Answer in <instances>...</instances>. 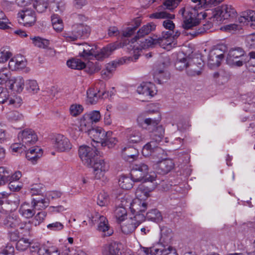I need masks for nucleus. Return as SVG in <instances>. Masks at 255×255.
<instances>
[{"instance_id": "obj_24", "label": "nucleus", "mask_w": 255, "mask_h": 255, "mask_svg": "<svg viewBox=\"0 0 255 255\" xmlns=\"http://www.w3.org/2000/svg\"><path fill=\"white\" fill-rule=\"evenodd\" d=\"M31 203L32 208L37 210L45 209L50 204L45 193L33 198Z\"/></svg>"}, {"instance_id": "obj_32", "label": "nucleus", "mask_w": 255, "mask_h": 255, "mask_svg": "<svg viewBox=\"0 0 255 255\" xmlns=\"http://www.w3.org/2000/svg\"><path fill=\"white\" fill-rule=\"evenodd\" d=\"M166 157L164 150L161 148H157L156 151L152 154L150 158L153 167L158 165Z\"/></svg>"}, {"instance_id": "obj_46", "label": "nucleus", "mask_w": 255, "mask_h": 255, "mask_svg": "<svg viewBox=\"0 0 255 255\" xmlns=\"http://www.w3.org/2000/svg\"><path fill=\"white\" fill-rule=\"evenodd\" d=\"M11 74L6 68H0V85H3L9 82Z\"/></svg>"}, {"instance_id": "obj_14", "label": "nucleus", "mask_w": 255, "mask_h": 255, "mask_svg": "<svg viewBox=\"0 0 255 255\" xmlns=\"http://www.w3.org/2000/svg\"><path fill=\"white\" fill-rule=\"evenodd\" d=\"M93 169V174L97 179H101L105 177L106 173L109 170V163L102 159H94L91 166Z\"/></svg>"}, {"instance_id": "obj_40", "label": "nucleus", "mask_w": 255, "mask_h": 255, "mask_svg": "<svg viewBox=\"0 0 255 255\" xmlns=\"http://www.w3.org/2000/svg\"><path fill=\"white\" fill-rule=\"evenodd\" d=\"M112 133L113 132L111 131H107V135L102 144V146L112 148L117 144L118 140L115 137L112 136Z\"/></svg>"}, {"instance_id": "obj_10", "label": "nucleus", "mask_w": 255, "mask_h": 255, "mask_svg": "<svg viewBox=\"0 0 255 255\" xmlns=\"http://www.w3.org/2000/svg\"><path fill=\"white\" fill-rule=\"evenodd\" d=\"M98 219L99 223L98 226V230L103 233L105 236L112 235L113 230L111 228L107 219L105 217L100 215L98 213H95L94 215H91V217H89V223L93 225Z\"/></svg>"}, {"instance_id": "obj_47", "label": "nucleus", "mask_w": 255, "mask_h": 255, "mask_svg": "<svg viewBox=\"0 0 255 255\" xmlns=\"http://www.w3.org/2000/svg\"><path fill=\"white\" fill-rule=\"evenodd\" d=\"M22 100L20 96L17 95H12L8 97L6 101L8 105L12 106L14 107H19L22 104Z\"/></svg>"}, {"instance_id": "obj_53", "label": "nucleus", "mask_w": 255, "mask_h": 255, "mask_svg": "<svg viewBox=\"0 0 255 255\" xmlns=\"http://www.w3.org/2000/svg\"><path fill=\"white\" fill-rule=\"evenodd\" d=\"M86 114L93 124L99 122L101 119L102 116L99 111H92L86 113Z\"/></svg>"}, {"instance_id": "obj_23", "label": "nucleus", "mask_w": 255, "mask_h": 255, "mask_svg": "<svg viewBox=\"0 0 255 255\" xmlns=\"http://www.w3.org/2000/svg\"><path fill=\"white\" fill-rule=\"evenodd\" d=\"M128 58H123L118 61L113 62L112 63H108L106 65V68L102 72V77L105 79L110 78L113 73L115 71L117 65H122L127 63V61H129Z\"/></svg>"}, {"instance_id": "obj_45", "label": "nucleus", "mask_w": 255, "mask_h": 255, "mask_svg": "<svg viewBox=\"0 0 255 255\" xmlns=\"http://www.w3.org/2000/svg\"><path fill=\"white\" fill-rule=\"evenodd\" d=\"M10 171L6 167H0V185L4 184L9 179Z\"/></svg>"}, {"instance_id": "obj_21", "label": "nucleus", "mask_w": 255, "mask_h": 255, "mask_svg": "<svg viewBox=\"0 0 255 255\" xmlns=\"http://www.w3.org/2000/svg\"><path fill=\"white\" fill-rule=\"evenodd\" d=\"M43 155V150L38 146L28 148L26 151V158L33 164H35Z\"/></svg>"}, {"instance_id": "obj_44", "label": "nucleus", "mask_w": 255, "mask_h": 255, "mask_svg": "<svg viewBox=\"0 0 255 255\" xmlns=\"http://www.w3.org/2000/svg\"><path fill=\"white\" fill-rule=\"evenodd\" d=\"M32 41V43L39 48H46L49 45V42L48 40L42 38L40 37H30Z\"/></svg>"}, {"instance_id": "obj_36", "label": "nucleus", "mask_w": 255, "mask_h": 255, "mask_svg": "<svg viewBox=\"0 0 255 255\" xmlns=\"http://www.w3.org/2000/svg\"><path fill=\"white\" fill-rule=\"evenodd\" d=\"M67 65L72 69L81 70L86 67V63L81 59L75 58L68 60Z\"/></svg>"}, {"instance_id": "obj_3", "label": "nucleus", "mask_w": 255, "mask_h": 255, "mask_svg": "<svg viewBox=\"0 0 255 255\" xmlns=\"http://www.w3.org/2000/svg\"><path fill=\"white\" fill-rule=\"evenodd\" d=\"M154 111H145L139 114L136 119L138 125L144 127V125L148 130L150 131V137L155 139L157 141H161L164 136V129L163 127L159 125L160 117L157 119L148 117L149 115Z\"/></svg>"}, {"instance_id": "obj_11", "label": "nucleus", "mask_w": 255, "mask_h": 255, "mask_svg": "<svg viewBox=\"0 0 255 255\" xmlns=\"http://www.w3.org/2000/svg\"><path fill=\"white\" fill-rule=\"evenodd\" d=\"M9 70L13 71H23L27 73L30 72V69L27 67L26 59L21 55H16L12 57L8 64Z\"/></svg>"}, {"instance_id": "obj_12", "label": "nucleus", "mask_w": 255, "mask_h": 255, "mask_svg": "<svg viewBox=\"0 0 255 255\" xmlns=\"http://www.w3.org/2000/svg\"><path fill=\"white\" fill-rule=\"evenodd\" d=\"M29 248L31 253H37L38 255H60V251L55 246L47 247L38 243L30 242Z\"/></svg>"}, {"instance_id": "obj_55", "label": "nucleus", "mask_w": 255, "mask_h": 255, "mask_svg": "<svg viewBox=\"0 0 255 255\" xmlns=\"http://www.w3.org/2000/svg\"><path fill=\"white\" fill-rule=\"evenodd\" d=\"M86 71L89 74H92L99 71L101 67L99 63L88 61L86 63Z\"/></svg>"}, {"instance_id": "obj_56", "label": "nucleus", "mask_w": 255, "mask_h": 255, "mask_svg": "<svg viewBox=\"0 0 255 255\" xmlns=\"http://www.w3.org/2000/svg\"><path fill=\"white\" fill-rule=\"evenodd\" d=\"M46 228L50 231L60 232L63 230L64 226L62 223L56 221L48 224L46 226Z\"/></svg>"}, {"instance_id": "obj_64", "label": "nucleus", "mask_w": 255, "mask_h": 255, "mask_svg": "<svg viewBox=\"0 0 255 255\" xmlns=\"http://www.w3.org/2000/svg\"><path fill=\"white\" fill-rule=\"evenodd\" d=\"M182 0H166L164 3V6L168 9L172 10L177 6Z\"/></svg>"}, {"instance_id": "obj_15", "label": "nucleus", "mask_w": 255, "mask_h": 255, "mask_svg": "<svg viewBox=\"0 0 255 255\" xmlns=\"http://www.w3.org/2000/svg\"><path fill=\"white\" fill-rule=\"evenodd\" d=\"M54 148L59 152H68L72 147V144L69 139L61 134H57L53 138Z\"/></svg>"}, {"instance_id": "obj_35", "label": "nucleus", "mask_w": 255, "mask_h": 255, "mask_svg": "<svg viewBox=\"0 0 255 255\" xmlns=\"http://www.w3.org/2000/svg\"><path fill=\"white\" fill-rule=\"evenodd\" d=\"M19 221V219L16 216L9 215L4 219L3 224L7 229H14L18 225Z\"/></svg>"}, {"instance_id": "obj_31", "label": "nucleus", "mask_w": 255, "mask_h": 255, "mask_svg": "<svg viewBox=\"0 0 255 255\" xmlns=\"http://www.w3.org/2000/svg\"><path fill=\"white\" fill-rule=\"evenodd\" d=\"M87 94L88 102L92 104H94L102 96L105 95V92L98 91L97 89L94 88H90L88 90Z\"/></svg>"}, {"instance_id": "obj_48", "label": "nucleus", "mask_w": 255, "mask_h": 255, "mask_svg": "<svg viewBox=\"0 0 255 255\" xmlns=\"http://www.w3.org/2000/svg\"><path fill=\"white\" fill-rule=\"evenodd\" d=\"M84 110V107L79 104H73L70 106L69 112L73 117H77L80 115Z\"/></svg>"}, {"instance_id": "obj_29", "label": "nucleus", "mask_w": 255, "mask_h": 255, "mask_svg": "<svg viewBox=\"0 0 255 255\" xmlns=\"http://www.w3.org/2000/svg\"><path fill=\"white\" fill-rule=\"evenodd\" d=\"M35 210H36L32 208L31 204L24 202L20 206L19 213L23 217L29 219L35 215Z\"/></svg>"}, {"instance_id": "obj_58", "label": "nucleus", "mask_w": 255, "mask_h": 255, "mask_svg": "<svg viewBox=\"0 0 255 255\" xmlns=\"http://www.w3.org/2000/svg\"><path fill=\"white\" fill-rule=\"evenodd\" d=\"M7 118L12 122L21 121L23 120V116L22 114L16 111H11L7 114Z\"/></svg>"}, {"instance_id": "obj_8", "label": "nucleus", "mask_w": 255, "mask_h": 255, "mask_svg": "<svg viewBox=\"0 0 255 255\" xmlns=\"http://www.w3.org/2000/svg\"><path fill=\"white\" fill-rule=\"evenodd\" d=\"M78 153L83 164L87 166L92 165L97 154L95 147L86 145H82L79 147Z\"/></svg>"}, {"instance_id": "obj_20", "label": "nucleus", "mask_w": 255, "mask_h": 255, "mask_svg": "<svg viewBox=\"0 0 255 255\" xmlns=\"http://www.w3.org/2000/svg\"><path fill=\"white\" fill-rule=\"evenodd\" d=\"M88 135L92 139L93 141L102 144L105 137L107 135V131L100 127H97L88 131Z\"/></svg>"}, {"instance_id": "obj_59", "label": "nucleus", "mask_w": 255, "mask_h": 255, "mask_svg": "<svg viewBox=\"0 0 255 255\" xmlns=\"http://www.w3.org/2000/svg\"><path fill=\"white\" fill-rule=\"evenodd\" d=\"M18 226H19L20 229L23 230L22 233L24 235H28L32 230L33 225L31 223V221L30 220L28 222L19 223Z\"/></svg>"}, {"instance_id": "obj_51", "label": "nucleus", "mask_w": 255, "mask_h": 255, "mask_svg": "<svg viewBox=\"0 0 255 255\" xmlns=\"http://www.w3.org/2000/svg\"><path fill=\"white\" fill-rule=\"evenodd\" d=\"M12 56L11 51L6 48H2L0 49V63H5Z\"/></svg>"}, {"instance_id": "obj_18", "label": "nucleus", "mask_w": 255, "mask_h": 255, "mask_svg": "<svg viewBox=\"0 0 255 255\" xmlns=\"http://www.w3.org/2000/svg\"><path fill=\"white\" fill-rule=\"evenodd\" d=\"M224 58L222 51L219 49L211 50L208 55V64L211 68L218 67Z\"/></svg>"}, {"instance_id": "obj_1", "label": "nucleus", "mask_w": 255, "mask_h": 255, "mask_svg": "<svg viewBox=\"0 0 255 255\" xmlns=\"http://www.w3.org/2000/svg\"><path fill=\"white\" fill-rule=\"evenodd\" d=\"M155 27L156 25L153 23H148L143 25L138 30L135 38L131 39L130 41L128 40V43H127V40H125V42L122 44L112 43L102 49H98V47L96 45H90L87 43L83 44L79 47V55L80 57L85 60H91L94 57L97 59H101L103 58L109 56L117 48L121 47L126 46L127 49L129 50L130 52L133 51L132 53L135 54L134 59L136 60L138 58V55H137L136 53H138L139 50L145 49L136 48V47L137 46L140 47L142 44V42L146 39H145L144 40H140V38L148 34L150 32L154 30Z\"/></svg>"}, {"instance_id": "obj_25", "label": "nucleus", "mask_w": 255, "mask_h": 255, "mask_svg": "<svg viewBox=\"0 0 255 255\" xmlns=\"http://www.w3.org/2000/svg\"><path fill=\"white\" fill-rule=\"evenodd\" d=\"M128 197L124 196L121 198V206L118 207L115 210V216L119 222H122L126 220L127 213L125 207L128 206Z\"/></svg>"}, {"instance_id": "obj_6", "label": "nucleus", "mask_w": 255, "mask_h": 255, "mask_svg": "<svg viewBox=\"0 0 255 255\" xmlns=\"http://www.w3.org/2000/svg\"><path fill=\"white\" fill-rule=\"evenodd\" d=\"M207 11L209 18L216 23H220L230 17H233L237 14L236 9L229 4L222 5L220 7Z\"/></svg>"}, {"instance_id": "obj_33", "label": "nucleus", "mask_w": 255, "mask_h": 255, "mask_svg": "<svg viewBox=\"0 0 255 255\" xmlns=\"http://www.w3.org/2000/svg\"><path fill=\"white\" fill-rule=\"evenodd\" d=\"M133 182L131 177L122 175L119 179V186L124 190H129L133 187Z\"/></svg>"}, {"instance_id": "obj_43", "label": "nucleus", "mask_w": 255, "mask_h": 255, "mask_svg": "<svg viewBox=\"0 0 255 255\" xmlns=\"http://www.w3.org/2000/svg\"><path fill=\"white\" fill-rule=\"evenodd\" d=\"M47 213L45 211L37 213L31 220L33 226L36 227L40 225L44 222Z\"/></svg>"}, {"instance_id": "obj_62", "label": "nucleus", "mask_w": 255, "mask_h": 255, "mask_svg": "<svg viewBox=\"0 0 255 255\" xmlns=\"http://www.w3.org/2000/svg\"><path fill=\"white\" fill-rule=\"evenodd\" d=\"M146 217L149 220L155 221L161 219V215L157 210L152 209L147 213Z\"/></svg>"}, {"instance_id": "obj_9", "label": "nucleus", "mask_w": 255, "mask_h": 255, "mask_svg": "<svg viewBox=\"0 0 255 255\" xmlns=\"http://www.w3.org/2000/svg\"><path fill=\"white\" fill-rule=\"evenodd\" d=\"M18 22L23 26L29 27L33 26L36 21L35 11L31 8H25L17 13Z\"/></svg>"}, {"instance_id": "obj_19", "label": "nucleus", "mask_w": 255, "mask_h": 255, "mask_svg": "<svg viewBox=\"0 0 255 255\" xmlns=\"http://www.w3.org/2000/svg\"><path fill=\"white\" fill-rule=\"evenodd\" d=\"M141 222H138L135 218H133L132 216L126 218L125 220L122 222L121 230L126 234L131 233Z\"/></svg>"}, {"instance_id": "obj_38", "label": "nucleus", "mask_w": 255, "mask_h": 255, "mask_svg": "<svg viewBox=\"0 0 255 255\" xmlns=\"http://www.w3.org/2000/svg\"><path fill=\"white\" fill-rule=\"evenodd\" d=\"M144 139V137L138 130H134L128 135V142L130 143H138Z\"/></svg>"}, {"instance_id": "obj_26", "label": "nucleus", "mask_w": 255, "mask_h": 255, "mask_svg": "<svg viewBox=\"0 0 255 255\" xmlns=\"http://www.w3.org/2000/svg\"><path fill=\"white\" fill-rule=\"evenodd\" d=\"M150 252L152 255H177L173 248L162 245L153 247Z\"/></svg>"}, {"instance_id": "obj_49", "label": "nucleus", "mask_w": 255, "mask_h": 255, "mask_svg": "<svg viewBox=\"0 0 255 255\" xmlns=\"http://www.w3.org/2000/svg\"><path fill=\"white\" fill-rule=\"evenodd\" d=\"M97 204L100 206H106L108 205L109 203V197L108 194L105 192H100L97 197Z\"/></svg>"}, {"instance_id": "obj_28", "label": "nucleus", "mask_w": 255, "mask_h": 255, "mask_svg": "<svg viewBox=\"0 0 255 255\" xmlns=\"http://www.w3.org/2000/svg\"><path fill=\"white\" fill-rule=\"evenodd\" d=\"M151 140L145 144L142 149V154L144 156H151L156 150L157 148H159L158 144L160 141H157L155 139L152 137Z\"/></svg>"}, {"instance_id": "obj_60", "label": "nucleus", "mask_w": 255, "mask_h": 255, "mask_svg": "<svg viewBox=\"0 0 255 255\" xmlns=\"http://www.w3.org/2000/svg\"><path fill=\"white\" fill-rule=\"evenodd\" d=\"M9 24H10L9 20L6 18L3 11L0 9V29H8L10 28Z\"/></svg>"}, {"instance_id": "obj_30", "label": "nucleus", "mask_w": 255, "mask_h": 255, "mask_svg": "<svg viewBox=\"0 0 255 255\" xmlns=\"http://www.w3.org/2000/svg\"><path fill=\"white\" fill-rule=\"evenodd\" d=\"M120 245L116 242L106 245L103 250V255H119Z\"/></svg>"}, {"instance_id": "obj_5", "label": "nucleus", "mask_w": 255, "mask_h": 255, "mask_svg": "<svg viewBox=\"0 0 255 255\" xmlns=\"http://www.w3.org/2000/svg\"><path fill=\"white\" fill-rule=\"evenodd\" d=\"M148 165L144 163L134 164L130 171V176L135 182H152L156 175L154 172H149Z\"/></svg>"}, {"instance_id": "obj_17", "label": "nucleus", "mask_w": 255, "mask_h": 255, "mask_svg": "<svg viewBox=\"0 0 255 255\" xmlns=\"http://www.w3.org/2000/svg\"><path fill=\"white\" fill-rule=\"evenodd\" d=\"M136 91L138 94L147 99L153 97L156 93L155 85L150 82L141 83L137 88Z\"/></svg>"}, {"instance_id": "obj_41", "label": "nucleus", "mask_w": 255, "mask_h": 255, "mask_svg": "<svg viewBox=\"0 0 255 255\" xmlns=\"http://www.w3.org/2000/svg\"><path fill=\"white\" fill-rule=\"evenodd\" d=\"M47 0H34L33 7L38 12H44L48 7Z\"/></svg>"}, {"instance_id": "obj_27", "label": "nucleus", "mask_w": 255, "mask_h": 255, "mask_svg": "<svg viewBox=\"0 0 255 255\" xmlns=\"http://www.w3.org/2000/svg\"><path fill=\"white\" fill-rule=\"evenodd\" d=\"M173 161L165 158L154 168L159 173L165 174L170 172L174 167Z\"/></svg>"}, {"instance_id": "obj_50", "label": "nucleus", "mask_w": 255, "mask_h": 255, "mask_svg": "<svg viewBox=\"0 0 255 255\" xmlns=\"http://www.w3.org/2000/svg\"><path fill=\"white\" fill-rule=\"evenodd\" d=\"M169 58L167 56H162L160 59L157 72L158 73L164 72L165 69L169 65Z\"/></svg>"}, {"instance_id": "obj_37", "label": "nucleus", "mask_w": 255, "mask_h": 255, "mask_svg": "<svg viewBox=\"0 0 255 255\" xmlns=\"http://www.w3.org/2000/svg\"><path fill=\"white\" fill-rule=\"evenodd\" d=\"M244 55V51L240 48L231 50L228 54V60L229 62H234V60L242 58Z\"/></svg>"}, {"instance_id": "obj_61", "label": "nucleus", "mask_w": 255, "mask_h": 255, "mask_svg": "<svg viewBox=\"0 0 255 255\" xmlns=\"http://www.w3.org/2000/svg\"><path fill=\"white\" fill-rule=\"evenodd\" d=\"M10 150L12 152L20 153L23 151H26V148L22 144V142L14 143L10 146Z\"/></svg>"}, {"instance_id": "obj_13", "label": "nucleus", "mask_w": 255, "mask_h": 255, "mask_svg": "<svg viewBox=\"0 0 255 255\" xmlns=\"http://www.w3.org/2000/svg\"><path fill=\"white\" fill-rule=\"evenodd\" d=\"M18 139L27 149L34 144L38 140V137L35 131L31 129H26L18 134Z\"/></svg>"}, {"instance_id": "obj_16", "label": "nucleus", "mask_w": 255, "mask_h": 255, "mask_svg": "<svg viewBox=\"0 0 255 255\" xmlns=\"http://www.w3.org/2000/svg\"><path fill=\"white\" fill-rule=\"evenodd\" d=\"M150 18H168L163 22V25L164 28L169 29L170 31L172 30L175 25L171 19L174 18L175 15L172 14L168 13L166 11H162L152 13L150 15Z\"/></svg>"}, {"instance_id": "obj_39", "label": "nucleus", "mask_w": 255, "mask_h": 255, "mask_svg": "<svg viewBox=\"0 0 255 255\" xmlns=\"http://www.w3.org/2000/svg\"><path fill=\"white\" fill-rule=\"evenodd\" d=\"M51 22L54 29L57 32H61L64 28L62 19L57 14L51 16Z\"/></svg>"}, {"instance_id": "obj_57", "label": "nucleus", "mask_w": 255, "mask_h": 255, "mask_svg": "<svg viewBox=\"0 0 255 255\" xmlns=\"http://www.w3.org/2000/svg\"><path fill=\"white\" fill-rule=\"evenodd\" d=\"M90 31V27L87 25L83 24L78 25L77 27V29L75 30V33H76L79 37L86 35Z\"/></svg>"}, {"instance_id": "obj_54", "label": "nucleus", "mask_w": 255, "mask_h": 255, "mask_svg": "<svg viewBox=\"0 0 255 255\" xmlns=\"http://www.w3.org/2000/svg\"><path fill=\"white\" fill-rule=\"evenodd\" d=\"M30 242L27 239L21 238L17 242L16 248L19 251H24L30 246Z\"/></svg>"}, {"instance_id": "obj_22", "label": "nucleus", "mask_w": 255, "mask_h": 255, "mask_svg": "<svg viewBox=\"0 0 255 255\" xmlns=\"http://www.w3.org/2000/svg\"><path fill=\"white\" fill-rule=\"evenodd\" d=\"M8 84L9 88L12 91L20 93L23 91L25 81L21 76L11 77H10Z\"/></svg>"}, {"instance_id": "obj_52", "label": "nucleus", "mask_w": 255, "mask_h": 255, "mask_svg": "<svg viewBox=\"0 0 255 255\" xmlns=\"http://www.w3.org/2000/svg\"><path fill=\"white\" fill-rule=\"evenodd\" d=\"M83 131H84V130L81 129L79 126L76 125H72L69 129L70 135L74 139H77L80 137Z\"/></svg>"}, {"instance_id": "obj_42", "label": "nucleus", "mask_w": 255, "mask_h": 255, "mask_svg": "<svg viewBox=\"0 0 255 255\" xmlns=\"http://www.w3.org/2000/svg\"><path fill=\"white\" fill-rule=\"evenodd\" d=\"M92 124L89 118L85 113L80 118L79 126L80 127L81 129L86 131L89 128L91 127Z\"/></svg>"}, {"instance_id": "obj_63", "label": "nucleus", "mask_w": 255, "mask_h": 255, "mask_svg": "<svg viewBox=\"0 0 255 255\" xmlns=\"http://www.w3.org/2000/svg\"><path fill=\"white\" fill-rule=\"evenodd\" d=\"M29 193L32 196L42 195V186L38 184L32 185L29 189Z\"/></svg>"}, {"instance_id": "obj_2", "label": "nucleus", "mask_w": 255, "mask_h": 255, "mask_svg": "<svg viewBox=\"0 0 255 255\" xmlns=\"http://www.w3.org/2000/svg\"><path fill=\"white\" fill-rule=\"evenodd\" d=\"M155 187L148 188L144 185H139L135 191V198L129 203V209L132 217L135 218L138 222H143L145 219L143 214L147 209V204L146 200L150 196V193Z\"/></svg>"}, {"instance_id": "obj_4", "label": "nucleus", "mask_w": 255, "mask_h": 255, "mask_svg": "<svg viewBox=\"0 0 255 255\" xmlns=\"http://www.w3.org/2000/svg\"><path fill=\"white\" fill-rule=\"evenodd\" d=\"M174 37L171 35L170 31L163 32L162 37H158L154 36L149 37L142 42L140 47L136 48H149L154 47L157 45H159L161 47L167 50H169L175 44L174 43Z\"/></svg>"}, {"instance_id": "obj_34", "label": "nucleus", "mask_w": 255, "mask_h": 255, "mask_svg": "<svg viewBox=\"0 0 255 255\" xmlns=\"http://www.w3.org/2000/svg\"><path fill=\"white\" fill-rule=\"evenodd\" d=\"M25 90L30 94H37L40 89L37 82L35 80L28 79L25 82Z\"/></svg>"}, {"instance_id": "obj_7", "label": "nucleus", "mask_w": 255, "mask_h": 255, "mask_svg": "<svg viewBox=\"0 0 255 255\" xmlns=\"http://www.w3.org/2000/svg\"><path fill=\"white\" fill-rule=\"evenodd\" d=\"M208 16V11L198 13L195 8H191L186 11L184 15L183 27L184 29L192 28L199 24L201 17L205 18Z\"/></svg>"}]
</instances>
